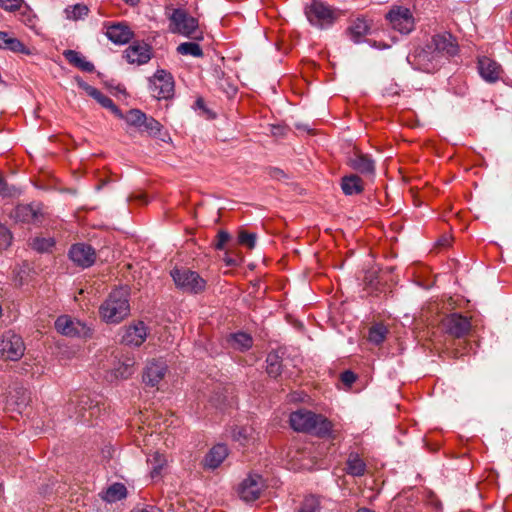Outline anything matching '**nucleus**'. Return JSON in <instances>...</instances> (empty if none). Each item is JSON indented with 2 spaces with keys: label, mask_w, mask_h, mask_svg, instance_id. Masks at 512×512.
<instances>
[{
  "label": "nucleus",
  "mask_w": 512,
  "mask_h": 512,
  "mask_svg": "<svg viewBox=\"0 0 512 512\" xmlns=\"http://www.w3.org/2000/svg\"><path fill=\"white\" fill-rule=\"evenodd\" d=\"M212 402L215 403V402H220V396H215L212 398ZM222 405H224L223 402L219 403V409L221 412H225L222 408Z\"/></svg>",
  "instance_id": "54"
},
{
  "label": "nucleus",
  "mask_w": 512,
  "mask_h": 512,
  "mask_svg": "<svg viewBox=\"0 0 512 512\" xmlns=\"http://www.w3.org/2000/svg\"><path fill=\"white\" fill-rule=\"evenodd\" d=\"M430 46H432V50L435 51L439 60L441 56L452 57L458 52V45L450 33L433 36Z\"/></svg>",
  "instance_id": "16"
},
{
  "label": "nucleus",
  "mask_w": 512,
  "mask_h": 512,
  "mask_svg": "<svg viewBox=\"0 0 512 512\" xmlns=\"http://www.w3.org/2000/svg\"><path fill=\"white\" fill-rule=\"evenodd\" d=\"M478 71L480 76L489 83H495L500 77L501 66L488 57H482L478 60Z\"/></svg>",
  "instance_id": "23"
},
{
  "label": "nucleus",
  "mask_w": 512,
  "mask_h": 512,
  "mask_svg": "<svg viewBox=\"0 0 512 512\" xmlns=\"http://www.w3.org/2000/svg\"><path fill=\"white\" fill-rule=\"evenodd\" d=\"M170 276L178 290L187 294H200L205 291L207 282L196 271L187 267H175Z\"/></svg>",
  "instance_id": "4"
},
{
  "label": "nucleus",
  "mask_w": 512,
  "mask_h": 512,
  "mask_svg": "<svg viewBox=\"0 0 512 512\" xmlns=\"http://www.w3.org/2000/svg\"><path fill=\"white\" fill-rule=\"evenodd\" d=\"M341 189L347 196L358 195L363 192L364 184L361 177L356 174H350L342 177Z\"/></svg>",
  "instance_id": "26"
},
{
  "label": "nucleus",
  "mask_w": 512,
  "mask_h": 512,
  "mask_svg": "<svg viewBox=\"0 0 512 512\" xmlns=\"http://www.w3.org/2000/svg\"><path fill=\"white\" fill-rule=\"evenodd\" d=\"M356 512H374V511H372V510H370L368 508H360Z\"/></svg>",
  "instance_id": "56"
},
{
  "label": "nucleus",
  "mask_w": 512,
  "mask_h": 512,
  "mask_svg": "<svg viewBox=\"0 0 512 512\" xmlns=\"http://www.w3.org/2000/svg\"><path fill=\"white\" fill-rule=\"evenodd\" d=\"M387 333L388 329L384 324L376 323L369 328L368 340L375 345H380L386 339Z\"/></svg>",
  "instance_id": "35"
},
{
  "label": "nucleus",
  "mask_w": 512,
  "mask_h": 512,
  "mask_svg": "<svg viewBox=\"0 0 512 512\" xmlns=\"http://www.w3.org/2000/svg\"><path fill=\"white\" fill-rule=\"evenodd\" d=\"M407 61L414 69L427 73L433 72L440 64L437 54L430 45L416 48L408 54Z\"/></svg>",
  "instance_id": "7"
},
{
  "label": "nucleus",
  "mask_w": 512,
  "mask_h": 512,
  "mask_svg": "<svg viewBox=\"0 0 512 512\" xmlns=\"http://www.w3.org/2000/svg\"><path fill=\"white\" fill-rule=\"evenodd\" d=\"M340 379L344 385L350 387L356 381L357 375L350 370H346L341 373Z\"/></svg>",
  "instance_id": "49"
},
{
  "label": "nucleus",
  "mask_w": 512,
  "mask_h": 512,
  "mask_svg": "<svg viewBox=\"0 0 512 512\" xmlns=\"http://www.w3.org/2000/svg\"><path fill=\"white\" fill-rule=\"evenodd\" d=\"M130 314L129 291L113 289L99 307L100 318L107 324H118Z\"/></svg>",
  "instance_id": "1"
},
{
  "label": "nucleus",
  "mask_w": 512,
  "mask_h": 512,
  "mask_svg": "<svg viewBox=\"0 0 512 512\" xmlns=\"http://www.w3.org/2000/svg\"><path fill=\"white\" fill-rule=\"evenodd\" d=\"M252 338L249 334L238 332L232 335L231 343L234 347L241 350H247L252 346Z\"/></svg>",
  "instance_id": "40"
},
{
  "label": "nucleus",
  "mask_w": 512,
  "mask_h": 512,
  "mask_svg": "<svg viewBox=\"0 0 512 512\" xmlns=\"http://www.w3.org/2000/svg\"><path fill=\"white\" fill-rule=\"evenodd\" d=\"M23 0H0V7L5 10H16L21 7Z\"/></svg>",
  "instance_id": "48"
},
{
  "label": "nucleus",
  "mask_w": 512,
  "mask_h": 512,
  "mask_svg": "<svg viewBox=\"0 0 512 512\" xmlns=\"http://www.w3.org/2000/svg\"><path fill=\"white\" fill-rule=\"evenodd\" d=\"M165 508L167 509V512H177L175 505L172 502L168 503L167 500L164 501L161 507L146 506L143 508L133 509L131 512H164Z\"/></svg>",
  "instance_id": "43"
},
{
  "label": "nucleus",
  "mask_w": 512,
  "mask_h": 512,
  "mask_svg": "<svg viewBox=\"0 0 512 512\" xmlns=\"http://www.w3.org/2000/svg\"><path fill=\"white\" fill-rule=\"evenodd\" d=\"M148 328L143 321H137L123 329L121 343L127 346L139 347L146 340Z\"/></svg>",
  "instance_id": "13"
},
{
  "label": "nucleus",
  "mask_w": 512,
  "mask_h": 512,
  "mask_svg": "<svg viewBox=\"0 0 512 512\" xmlns=\"http://www.w3.org/2000/svg\"><path fill=\"white\" fill-rule=\"evenodd\" d=\"M145 113L140 109H130L126 114H123V118L126 123L130 126L136 127L138 130L141 129L142 122L145 120Z\"/></svg>",
  "instance_id": "38"
},
{
  "label": "nucleus",
  "mask_w": 512,
  "mask_h": 512,
  "mask_svg": "<svg viewBox=\"0 0 512 512\" xmlns=\"http://www.w3.org/2000/svg\"><path fill=\"white\" fill-rule=\"evenodd\" d=\"M65 59L73 66L81 69L82 71L91 73L94 71V64L87 61L79 52L75 50H65L63 52Z\"/></svg>",
  "instance_id": "28"
},
{
  "label": "nucleus",
  "mask_w": 512,
  "mask_h": 512,
  "mask_svg": "<svg viewBox=\"0 0 512 512\" xmlns=\"http://www.w3.org/2000/svg\"><path fill=\"white\" fill-rule=\"evenodd\" d=\"M16 188L9 186L5 180L0 176V195L3 197H11L15 194Z\"/></svg>",
  "instance_id": "47"
},
{
  "label": "nucleus",
  "mask_w": 512,
  "mask_h": 512,
  "mask_svg": "<svg viewBox=\"0 0 512 512\" xmlns=\"http://www.w3.org/2000/svg\"><path fill=\"white\" fill-rule=\"evenodd\" d=\"M256 234L255 233H249L247 231H240L238 235V242L241 245L247 246L249 249H253L256 244Z\"/></svg>",
  "instance_id": "44"
},
{
  "label": "nucleus",
  "mask_w": 512,
  "mask_h": 512,
  "mask_svg": "<svg viewBox=\"0 0 512 512\" xmlns=\"http://www.w3.org/2000/svg\"><path fill=\"white\" fill-rule=\"evenodd\" d=\"M196 103H197V105H198L199 107H202V106H203V100H202L201 98H200V99H198V100L196 101Z\"/></svg>",
  "instance_id": "57"
},
{
  "label": "nucleus",
  "mask_w": 512,
  "mask_h": 512,
  "mask_svg": "<svg viewBox=\"0 0 512 512\" xmlns=\"http://www.w3.org/2000/svg\"><path fill=\"white\" fill-rule=\"evenodd\" d=\"M117 363H115V366L112 370L113 376L116 379H127L134 373V366L136 364L135 358L132 356H124L118 358Z\"/></svg>",
  "instance_id": "24"
},
{
  "label": "nucleus",
  "mask_w": 512,
  "mask_h": 512,
  "mask_svg": "<svg viewBox=\"0 0 512 512\" xmlns=\"http://www.w3.org/2000/svg\"><path fill=\"white\" fill-rule=\"evenodd\" d=\"M385 18L390 26L401 34H410L415 29V19L407 7L394 5Z\"/></svg>",
  "instance_id": "6"
},
{
  "label": "nucleus",
  "mask_w": 512,
  "mask_h": 512,
  "mask_svg": "<svg viewBox=\"0 0 512 512\" xmlns=\"http://www.w3.org/2000/svg\"><path fill=\"white\" fill-rule=\"evenodd\" d=\"M79 400H77V413L79 416H84L85 413H88V416H97L101 413V409L98 403L93 404V401L86 394H81L78 396Z\"/></svg>",
  "instance_id": "30"
},
{
  "label": "nucleus",
  "mask_w": 512,
  "mask_h": 512,
  "mask_svg": "<svg viewBox=\"0 0 512 512\" xmlns=\"http://www.w3.org/2000/svg\"><path fill=\"white\" fill-rule=\"evenodd\" d=\"M371 26L363 18H357L347 28L346 33L350 39L358 44L369 33Z\"/></svg>",
  "instance_id": "25"
},
{
  "label": "nucleus",
  "mask_w": 512,
  "mask_h": 512,
  "mask_svg": "<svg viewBox=\"0 0 512 512\" xmlns=\"http://www.w3.org/2000/svg\"><path fill=\"white\" fill-rule=\"evenodd\" d=\"M147 462L151 468V478L155 479L161 476L162 470L167 464V459L163 454L155 452L152 455H150Z\"/></svg>",
  "instance_id": "33"
},
{
  "label": "nucleus",
  "mask_w": 512,
  "mask_h": 512,
  "mask_svg": "<svg viewBox=\"0 0 512 512\" xmlns=\"http://www.w3.org/2000/svg\"><path fill=\"white\" fill-rule=\"evenodd\" d=\"M12 217L17 222L38 224L42 221L43 212L40 204H20L13 210Z\"/></svg>",
  "instance_id": "15"
},
{
  "label": "nucleus",
  "mask_w": 512,
  "mask_h": 512,
  "mask_svg": "<svg viewBox=\"0 0 512 512\" xmlns=\"http://www.w3.org/2000/svg\"><path fill=\"white\" fill-rule=\"evenodd\" d=\"M225 262L228 266H239L242 262V259L237 255L234 257L227 256L225 258Z\"/></svg>",
  "instance_id": "52"
},
{
  "label": "nucleus",
  "mask_w": 512,
  "mask_h": 512,
  "mask_svg": "<svg viewBox=\"0 0 512 512\" xmlns=\"http://www.w3.org/2000/svg\"><path fill=\"white\" fill-rule=\"evenodd\" d=\"M70 259L82 268L90 267L96 259L95 249L86 243H77L71 246L69 250Z\"/></svg>",
  "instance_id": "14"
},
{
  "label": "nucleus",
  "mask_w": 512,
  "mask_h": 512,
  "mask_svg": "<svg viewBox=\"0 0 512 512\" xmlns=\"http://www.w3.org/2000/svg\"><path fill=\"white\" fill-rule=\"evenodd\" d=\"M289 416H296V417H299V416H321L320 414H317L313 411H310V410H305V409H297L295 411H292Z\"/></svg>",
  "instance_id": "50"
},
{
  "label": "nucleus",
  "mask_w": 512,
  "mask_h": 512,
  "mask_svg": "<svg viewBox=\"0 0 512 512\" xmlns=\"http://www.w3.org/2000/svg\"><path fill=\"white\" fill-rule=\"evenodd\" d=\"M320 501L319 498L314 495H309L304 498L300 508L297 512H319Z\"/></svg>",
  "instance_id": "42"
},
{
  "label": "nucleus",
  "mask_w": 512,
  "mask_h": 512,
  "mask_svg": "<svg viewBox=\"0 0 512 512\" xmlns=\"http://www.w3.org/2000/svg\"><path fill=\"white\" fill-rule=\"evenodd\" d=\"M0 49L16 53L30 54L29 49L17 38L11 37L7 32L0 31Z\"/></svg>",
  "instance_id": "27"
},
{
  "label": "nucleus",
  "mask_w": 512,
  "mask_h": 512,
  "mask_svg": "<svg viewBox=\"0 0 512 512\" xmlns=\"http://www.w3.org/2000/svg\"><path fill=\"white\" fill-rule=\"evenodd\" d=\"M229 454L228 447L225 444L218 443L214 445L203 460V467L206 470H215L223 463Z\"/></svg>",
  "instance_id": "21"
},
{
  "label": "nucleus",
  "mask_w": 512,
  "mask_h": 512,
  "mask_svg": "<svg viewBox=\"0 0 512 512\" xmlns=\"http://www.w3.org/2000/svg\"><path fill=\"white\" fill-rule=\"evenodd\" d=\"M169 29L172 33L181 34L191 40L201 41L203 32L199 28L198 20L186 10L173 9L169 15Z\"/></svg>",
  "instance_id": "2"
},
{
  "label": "nucleus",
  "mask_w": 512,
  "mask_h": 512,
  "mask_svg": "<svg viewBox=\"0 0 512 512\" xmlns=\"http://www.w3.org/2000/svg\"><path fill=\"white\" fill-rule=\"evenodd\" d=\"M106 36L114 44L123 45L128 43L134 36L133 31L125 22H117L113 24L105 23Z\"/></svg>",
  "instance_id": "18"
},
{
  "label": "nucleus",
  "mask_w": 512,
  "mask_h": 512,
  "mask_svg": "<svg viewBox=\"0 0 512 512\" xmlns=\"http://www.w3.org/2000/svg\"><path fill=\"white\" fill-rule=\"evenodd\" d=\"M266 371L270 377L277 378L282 373V358L278 352H270L266 357Z\"/></svg>",
  "instance_id": "32"
},
{
  "label": "nucleus",
  "mask_w": 512,
  "mask_h": 512,
  "mask_svg": "<svg viewBox=\"0 0 512 512\" xmlns=\"http://www.w3.org/2000/svg\"><path fill=\"white\" fill-rule=\"evenodd\" d=\"M231 236L227 231L221 230L216 235V240L214 242V247L217 250H223L226 243L230 240Z\"/></svg>",
  "instance_id": "46"
},
{
  "label": "nucleus",
  "mask_w": 512,
  "mask_h": 512,
  "mask_svg": "<svg viewBox=\"0 0 512 512\" xmlns=\"http://www.w3.org/2000/svg\"><path fill=\"white\" fill-rule=\"evenodd\" d=\"M290 401L292 402H303L305 400V398L308 397L307 394H305L304 392H293L292 394H290Z\"/></svg>",
  "instance_id": "51"
},
{
  "label": "nucleus",
  "mask_w": 512,
  "mask_h": 512,
  "mask_svg": "<svg viewBox=\"0 0 512 512\" xmlns=\"http://www.w3.org/2000/svg\"><path fill=\"white\" fill-rule=\"evenodd\" d=\"M166 370L167 366L162 361L149 362L143 373V382L150 387H155L164 378Z\"/></svg>",
  "instance_id": "22"
},
{
  "label": "nucleus",
  "mask_w": 512,
  "mask_h": 512,
  "mask_svg": "<svg viewBox=\"0 0 512 512\" xmlns=\"http://www.w3.org/2000/svg\"><path fill=\"white\" fill-rule=\"evenodd\" d=\"M269 174L271 177L276 179H280L285 176L284 171L276 167L270 168Z\"/></svg>",
  "instance_id": "53"
},
{
  "label": "nucleus",
  "mask_w": 512,
  "mask_h": 512,
  "mask_svg": "<svg viewBox=\"0 0 512 512\" xmlns=\"http://www.w3.org/2000/svg\"><path fill=\"white\" fill-rule=\"evenodd\" d=\"M66 18L69 20H79L88 15L89 9L85 4L77 3L65 8Z\"/></svg>",
  "instance_id": "37"
},
{
  "label": "nucleus",
  "mask_w": 512,
  "mask_h": 512,
  "mask_svg": "<svg viewBox=\"0 0 512 512\" xmlns=\"http://www.w3.org/2000/svg\"><path fill=\"white\" fill-rule=\"evenodd\" d=\"M55 329L67 337L91 338L93 330L86 323L73 319L68 315H61L55 321Z\"/></svg>",
  "instance_id": "8"
},
{
  "label": "nucleus",
  "mask_w": 512,
  "mask_h": 512,
  "mask_svg": "<svg viewBox=\"0 0 512 512\" xmlns=\"http://www.w3.org/2000/svg\"><path fill=\"white\" fill-rule=\"evenodd\" d=\"M254 429L251 426H237L232 431V437L234 440L241 444L255 440Z\"/></svg>",
  "instance_id": "36"
},
{
  "label": "nucleus",
  "mask_w": 512,
  "mask_h": 512,
  "mask_svg": "<svg viewBox=\"0 0 512 512\" xmlns=\"http://www.w3.org/2000/svg\"><path fill=\"white\" fill-rule=\"evenodd\" d=\"M441 326L445 333L454 338H460L469 332L471 323L468 317L453 313L442 320Z\"/></svg>",
  "instance_id": "12"
},
{
  "label": "nucleus",
  "mask_w": 512,
  "mask_h": 512,
  "mask_svg": "<svg viewBox=\"0 0 512 512\" xmlns=\"http://www.w3.org/2000/svg\"><path fill=\"white\" fill-rule=\"evenodd\" d=\"M291 428L297 432H305L315 436L328 435L332 429L329 418H288Z\"/></svg>",
  "instance_id": "5"
},
{
  "label": "nucleus",
  "mask_w": 512,
  "mask_h": 512,
  "mask_svg": "<svg viewBox=\"0 0 512 512\" xmlns=\"http://www.w3.org/2000/svg\"><path fill=\"white\" fill-rule=\"evenodd\" d=\"M77 84L79 88L83 89L90 97L95 99L102 107L110 110L116 117L123 118V113L121 110L114 104L113 100L108 96L104 95L97 88L89 85L81 78H76Z\"/></svg>",
  "instance_id": "17"
},
{
  "label": "nucleus",
  "mask_w": 512,
  "mask_h": 512,
  "mask_svg": "<svg viewBox=\"0 0 512 512\" xmlns=\"http://www.w3.org/2000/svg\"><path fill=\"white\" fill-rule=\"evenodd\" d=\"M126 4H129L130 6H135L139 3L140 0H123Z\"/></svg>",
  "instance_id": "55"
},
{
  "label": "nucleus",
  "mask_w": 512,
  "mask_h": 512,
  "mask_svg": "<svg viewBox=\"0 0 512 512\" xmlns=\"http://www.w3.org/2000/svg\"><path fill=\"white\" fill-rule=\"evenodd\" d=\"M305 15L309 23L321 30L330 28L342 15V12L322 1L312 0L305 6Z\"/></svg>",
  "instance_id": "3"
},
{
  "label": "nucleus",
  "mask_w": 512,
  "mask_h": 512,
  "mask_svg": "<svg viewBox=\"0 0 512 512\" xmlns=\"http://www.w3.org/2000/svg\"><path fill=\"white\" fill-rule=\"evenodd\" d=\"M11 241H12L11 232L8 230L7 227L0 224V251L9 247L11 244Z\"/></svg>",
  "instance_id": "45"
},
{
  "label": "nucleus",
  "mask_w": 512,
  "mask_h": 512,
  "mask_svg": "<svg viewBox=\"0 0 512 512\" xmlns=\"http://www.w3.org/2000/svg\"><path fill=\"white\" fill-rule=\"evenodd\" d=\"M24 351L25 345L20 335L8 331L0 337V355L4 359L17 361L24 355Z\"/></svg>",
  "instance_id": "9"
},
{
  "label": "nucleus",
  "mask_w": 512,
  "mask_h": 512,
  "mask_svg": "<svg viewBox=\"0 0 512 512\" xmlns=\"http://www.w3.org/2000/svg\"><path fill=\"white\" fill-rule=\"evenodd\" d=\"M346 471L349 475L360 477L366 472V464L357 453H351L346 462Z\"/></svg>",
  "instance_id": "31"
},
{
  "label": "nucleus",
  "mask_w": 512,
  "mask_h": 512,
  "mask_svg": "<svg viewBox=\"0 0 512 512\" xmlns=\"http://www.w3.org/2000/svg\"><path fill=\"white\" fill-rule=\"evenodd\" d=\"M265 484L262 476L249 474L238 487V495L245 502H252L260 497Z\"/></svg>",
  "instance_id": "11"
},
{
  "label": "nucleus",
  "mask_w": 512,
  "mask_h": 512,
  "mask_svg": "<svg viewBox=\"0 0 512 512\" xmlns=\"http://www.w3.org/2000/svg\"><path fill=\"white\" fill-rule=\"evenodd\" d=\"M162 125L153 117L145 115L140 132H146L149 136L156 137L160 134Z\"/></svg>",
  "instance_id": "39"
},
{
  "label": "nucleus",
  "mask_w": 512,
  "mask_h": 512,
  "mask_svg": "<svg viewBox=\"0 0 512 512\" xmlns=\"http://www.w3.org/2000/svg\"><path fill=\"white\" fill-rule=\"evenodd\" d=\"M510 15H511V18H512V9H511Z\"/></svg>",
  "instance_id": "58"
},
{
  "label": "nucleus",
  "mask_w": 512,
  "mask_h": 512,
  "mask_svg": "<svg viewBox=\"0 0 512 512\" xmlns=\"http://www.w3.org/2000/svg\"><path fill=\"white\" fill-rule=\"evenodd\" d=\"M125 57L129 63L145 64L151 59V48L144 42H134L125 50Z\"/></svg>",
  "instance_id": "20"
},
{
  "label": "nucleus",
  "mask_w": 512,
  "mask_h": 512,
  "mask_svg": "<svg viewBox=\"0 0 512 512\" xmlns=\"http://www.w3.org/2000/svg\"><path fill=\"white\" fill-rule=\"evenodd\" d=\"M197 42L198 41L194 40L190 42H183L177 46L176 51L178 54L183 56H192L196 58L202 57L203 50Z\"/></svg>",
  "instance_id": "34"
},
{
  "label": "nucleus",
  "mask_w": 512,
  "mask_h": 512,
  "mask_svg": "<svg viewBox=\"0 0 512 512\" xmlns=\"http://www.w3.org/2000/svg\"><path fill=\"white\" fill-rule=\"evenodd\" d=\"M150 90L157 99H168L174 93V81L170 73L165 70H157L150 79Z\"/></svg>",
  "instance_id": "10"
},
{
  "label": "nucleus",
  "mask_w": 512,
  "mask_h": 512,
  "mask_svg": "<svg viewBox=\"0 0 512 512\" xmlns=\"http://www.w3.org/2000/svg\"><path fill=\"white\" fill-rule=\"evenodd\" d=\"M31 247L40 252H49L51 248L55 245V241L53 238H44V237H36L34 238L31 243Z\"/></svg>",
  "instance_id": "41"
},
{
  "label": "nucleus",
  "mask_w": 512,
  "mask_h": 512,
  "mask_svg": "<svg viewBox=\"0 0 512 512\" xmlns=\"http://www.w3.org/2000/svg\"><path fill=\"white\" fill-rule=\"evenodd\" d=\"M127 496V489L122 483H113L105 491L102 492L101 498L108 502L114 503L120 501Z\"/></svg>",
  "instance_id": "29"
},
{
  "label": "nucleus",
  "mask_w": 512,
  "mask_h": 512,
  "mask_svg": "<svg viewBox=\"0 0 512 512\" xmlns=\"http://www.w3.org/2000/svg\"><path fill=\"white\" fill-rule=\"evenodd\" d=\"M348 165L355 171L365 176L375 175V161L368 154L355 151L348 158Z\"/></svg>",
  "instance_id": "19"
}]
</instances>
